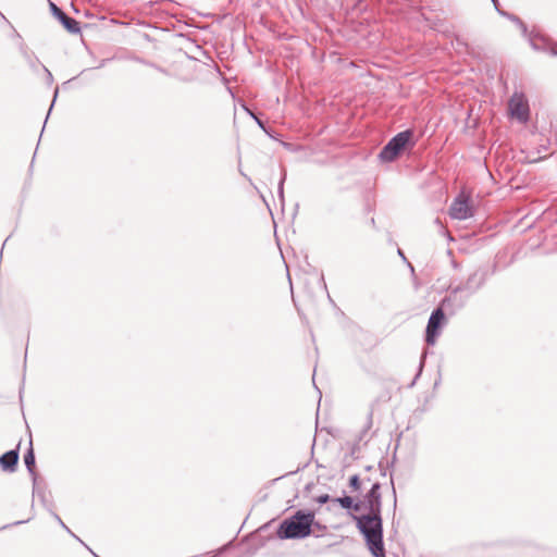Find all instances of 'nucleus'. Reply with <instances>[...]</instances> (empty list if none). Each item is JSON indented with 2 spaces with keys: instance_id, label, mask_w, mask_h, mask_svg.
Masks as SVG:
<instances>
[{
  "instance_id": "1",
  "label": "nucleus",
  "mask_w": 557,
  "mask_h": 557,
  "mask_svg": "<svg viewBox=\"0 0 557 557\" xmlns=\"http://www.w3.org/2000/svg\"><path fill=\"white\" fill-rule=\"evenodd\" d=\"M357 527L363 534L368 548L374 557H384L385 549L383 544V527L381 515L367 513L360 517H354Z\"/></svg>"
},
{
  "instance_id": "2",
  "label": "nucleus",
  "mask_w": 557,
  "mask_h": 557,
  "mask_svg": "<svg viewBox=\"0 0 557 557\" xmlns=\"http://www.w3.org/2000/svg\"><path fill=\"white\" fill-rule=\"evenodd\" d=\"M313 521L314 512L298 510L281 523L277 535L280 539H304L310 534Z\"/></svg>"
},
{
  "instance_id": "3",
  "label": "nucleus",
  "mask_w": 557,
  "mask_h": 557,
  "mask_svg": "<svg viewBox=\"0 0 557 557\" xmlns=\"http://www.w3.org/2000/svg\"><path fill=\"white\" fill-rule=\"evenodd\" d=\"M411 137V131H404L398 133L381 150L380 159L386 162L394 161L409 144Z\"/></svg>"
},
{
  "instance_id": "4",
  "label": "nucleus",
  "mask_w": 557,
  "mask_h": 557,
  "mask_svg": "<svg viewBox=\"0 0 557 557\" xmlns=\"http://www.w3.org/2000/svg\"><path fill=\"white\" fill-rule=\"evenodd\" d=\"M508 108L510 115L519 122L525 123L529 120V103L523 94L515 92L509 99Z\"/></svg>"
},
{
  "instance_id": "5",
  "label": "nucleus",
  "mask_w": 557,
  "mask_h": 557,
  "mask_svg": "<svg viewBox=\"0 0 557 557\" xmlns=\"http://www.w3.org/2000/svg\"><path fill=\"white\" fill-rule=\"evenodd\" d=\"M449 215L456 220H466L473 215V209L470 206V199L463 193L455 198L450 208Z\"/></svg>"
},
{
  "instance_id": "6",
  "label": "nucleus",
  "mask_w": 557,
  "mask_h": 557,
  "mask_svg": "<svg viewBox=\"0 0 557 557\" xmlns=\"http://www.w3.org/2000/svg\"><path fill=\"white\" fill-rule=\"evenodd\" d=\"M380 488V483H374L371 490L363 497V500L359 503L361 505V508L363 507L369 511L368 513L381 515L382 502Z\"/></svg>"
},
{
  "instance_id": "7",
  "label": "nucleus",
  "mask_w": 557,
  "mask_h": 557,
  "mask_svg": "<svg viewBox=\"0 0 557 557\" xmlns=\"http://www.w3.org/2000/svg\"><path fill=\"white\" fill-rule=\"evenodd\" d=\"M445 319L444 311L441 308L434 310L429 319L426 326V343L433 345L438 335V329Z\"/></svg>"
},
{
  "instance_id": "8",
  "label": "nucleus",
  "mask_w": 557,
  "mask_h": 557,
  "mask_svg": "<svg viewBox=\"0 0 557 557\" xmlns=\"http://www.w3.org/2000/svg\"><path fill=\"white\" fill-rule=\"evenodd\" d=\"M51 11L53 15L62 23V25L69 30L71 34L79 33L81 28L78 22L74 18L67 16L60 8H58L54 3H51Z\"/></svg>"
},
{
  "instance_id": "9",
  "label": "nucleus",
  "mask_w": 557,
  "mask_h": 557,
  "mask_svg": "<svg viewBox=\"0 0 557 557\" xmlns=\"http://www.w3.org/2000/svg\"><path fill=\"white\" fill-rule=\"evenodd\" d=\"M18 461L17 450H10L0 457V467L3 471L13 472Z\"/></svg>"
},
{
  "instance_id": "10",
  "label": "nucleus",
  "mask_w": 557,
  "mask_h": 557,
  "mask_svg": "<svg viewBox=\"0 0 557 557\" xmlns=\"http://www.w3.org/2000/svg\"><path fill=\"white\" fill-rule=\"evenodd\" d=\"M333 502L338 503L345 509H354L355 511L361 509V505L359 503L354 504L352 498L349 496L338 497L333 499Z\"/></svg>"
},
{
  "instance_id": "11",
  "label": "nucleus",
  "mask_w": 557,
  "mask_h": 557,
  "mask_svg": "<svg viewBox=\"0 0 557 557\" xmlns=\"http://www.w3.org/2000/svg\"><path fill=\"white\" fill-rule=\"evenodd\" d=\"M24 462L29 473L35 478V455L32 446L24 455Z\"/></svg>"
},
{
  "instance_id": "12",
  "label": "nucleus",
  "mask_w": 557,
  "mask_h": 557,
  "mask_svg": "<svg viewBox=\"0 0 557 557\" xmlns=\"http://www.w3.org/2000/svg\"><path fill=\"white\" fill-rule=\"evenodd\" d=\"M349 485L355 490L358 491L360 488V479L358 475H352L349 480Z\"/></svg>"
},
{
  "instance_id": "13",
  "label": "nucleus",
  "mask_w": 557,
  "mask_h": 557,
  "mask_svg": "<svg viewBox=\"0 0 557 557\" xmlns=\"http://www.w3.org/2000/svg\"><path fill=\"white\" fill-rule=\"evenodd\" d=\"M330 496L327 494L320 495L315 498V502L319 504H325L330 500Z\"/></svg>"
},
{
  "instance_id": "14",
  "label": "nucleus",
  "mask_w": 557,
  "mask_h": 557,
  "mask_svg": "<svg viewBox=\"0 0 557 557\" xmlns=\"http://www.w3.org/2000/svg\"><path fill=\"white\" fill-rule=\"evenodd\" d=\"M466 290V288L458 286L451 290V295L456 296L459 292Z\"/></svg>"
},
{
  "instance_id": "15",
  "label": "nucleus",
  "mask_w": 557,
  "mask_h": 557,
  "mask_svg": "<svg viewBox=\"0 0 557 557\" xmlns=\"http://www.w3.org/2000/svg\"><path fill=\"white\" fill-rule=\"evenodd\" d=\"M55 519L59 521V523H60L64 529L69 530V529H67V527L63 523V521L61 520V518H60L59 516H55Z\"/></svg>"
},
{
  "instance_id": "16",
  "label": "nucleus",
  "mask_w": 557,
  "mask_h": 557,
  "mask_svg": "<svg viewBox=\"0 0 557 557\" xmlns=\"http://www.w3.org/2000/svg\"><path fill=\"white\" fill-rule=\"evenodd\" d=\"M468 282H471V278H468ZM468 284H469V283H467V286H465L463 288H466V289L469 292L468 294L470 295V294H472V293H473V289H471V288L468 286Z\"/></svg>"
},
{
  "instance_id": "17",
  "label": "nucleus",
  "mask_w": 557,
  "mask_h": 557,
  "mask_svg": "<svg viewBox=\"0 0 557 557\" xmlns=\"http://www.w3.org/2000/svg\"><path fill=\"white\" fill-rule=\"evenodd\" d=\"M283 181H284V178L280 183V188H278L280 189V194H283Z\"/></svg>"
},
{
  "instance_id": "18",
  "label": "nucleus",
  "mask_w": 557,
  "mask_h": 557,
  "mask_svg": "<svg viewBox=\"0 0 557 557\" xmlns=\"http://www.w3.org/2000/svg\"><path fill=\"white\" fill-rule=\"evenodd\" d=\"M398 253H399V256H401L403 258H405V257H404V253H403V251H401L400 249L398 250Z\"/></svg>"
},
{
  "instance_id": "19",
  "label": "nucleus",
  "mask_w": 557,
  "mask_h": 557,
  "mask_svg": "<svg viewBox=\"0 0 557 557\" xmlns=\"http://www.w3.org/2000/svg\"><path fill=\"white\" fill-rule=\"evenodd\" d=\"M492 1H493L495 4H496V2H497V0H492Z\"/></svg>"
}]
</instances>
